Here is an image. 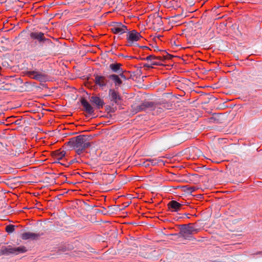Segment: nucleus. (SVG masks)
Instances as JSON below:
<instances>
[{
	"label": "nucleus",
	"mask_w": 262,
	"mask_h": 262,
	"mask_svg": "<svg viewBox=\"0 0 262 262\" xmlns=\"http://www.w3.org/2000/svg\"><path fill=\"white\" fill-rule=\"evenodd\" d=\"M68 144L73 147L78 155L81 154L90 145L87 138L84 136H78L72 138L68 142Z\"/></svg>",
	"instance_id": "nucleus-1"
},
{
	"label": "nucleus",
	"mask_w": 262,
	"mask_h": 262,
	"mask_svg": "<svg viewBox=\"0 0 262 262\" xmlns=\"http://www.w3.org/2000/svg\"><path fill=\"white\" fill-rule=\"evenodd\" d=\"M104 177L105 178H113V176L112 175H110V174H105Z\"/></svg>",
	"instance_id": "nucleus-20"
},
{
	"label": "nucleus",
	"mask_w": 262,
	"mask_h": 262,
	"mask_svg": "<svg viewBox=\"0 0 262 262\" xmlns=\"http://www.w3.org/2000/svg\"><path fill=\"white\" fill-rule=\"evenodd\" d=\"M81 104L84 108L85 111L89 113L92 114L94 112V110L92 106L90 104V103L85 99H82Z\"/></svg>",
	"instance_id": "nucleus-13"
},
{
	"label": "nucleus",
	"mask_w": 262,
	"mask_h": 262,
	"mask_svg": "<svg viewBox=\"0 0 262 262\" xmlns=\"http://www.w3.org/2000/svg\"><path fill=\"white\" fill-rule=\"evenodd\" d=\"M142 37L140 34L135 30L129 32L127 34V40L129 46L138 41Z\"/></svg>",
	"instance_id": "nucleus-5"
},
{
	"label": "nucleus",
	"mask_w": 262,
	"mask_h": 262,
	"mask_svg": "<svg viewBox=\"0 0 262 262\" xmlns=\"http://www.w3.org/2000/svg\"><path fill=\"white\" fill-rule=\"evenodd\" d=\"M144 67H148V68H153L152 65H151V63L150 64H145Z\"/></svg>",
	"instance_id": "nucleus-21"
},
{
	"label": "nucleus",
	"mask_w": 262,
	"mask_h": 262,
	"mask_svg": "<svg viewBox=\"0 0 262 262\" xmlns=\"http://www.w3.org/2000/svg\"><path fill=\"white\" fill-rule=\"evenodd\" d=\"M161 61V57H158V59L156 60H152V61L151 62V65L153 67V66H157V65H160Z\"/></svg>",
	"instance_id": "nucleus-16"
},
{
	"label": "nucleus",
	"mask_w": 262,
	"mask_h": 262,
	"mask_svg": "<svg viewBox=\"0 0 262 262\" xmlns=\"http://www.w3.org/2000/svg\"><path fill=\"white\" fill-rule=\"evenodd\" d=\"M27 75L33 79L38 80L40 82H46L49 79L48 76L45 73L37 71H29Z\"/></svg>",
	"instance_id": "nucleus-3"
},
{
	"label": "nucleus",
	"mask_w": 262,
	"mask_h": 262,
	"mask_svg": "<svg viewBox=\"0 0 262 262\" xmlns=\"http://www.w3.org/2000/svg\"><path fill=\"white\" fill-rule=\"evenodd\" d=\"M122 64L120 63H113L110 65V69L114 72H123L122 70L121 69Z\"/></svg>",
	"instance_id": "nucleus-14"
},
{
	"label": "nucleus",
	"mask_w": 262,
	"mask_h": 262,
	"mask_svg": "<svg viewBox=\"0 0 262 262\" xmlns=\"http://www.w3.org/2000/svg\"><path fill=\"white\" fill-rule=\"evenodd\" d=\"M30 36L32 39L37 40L39 42H43L46 41H49L44 36V34L41 32H32L30 34Z\"/></svg>",
	"instance_id": "nucleus-9"
},
{
	"label": "nucleus",
	"mask_w": 262,
	"mask_h": 262,
	"mask_svg": "<svg viewBox=\"0 0 262 262\" xmlns=\"http://www.w3.org/2000/svg\"><path fill=\"white\" fill-rule=\"evenodd\" d=\"M95 82L96 85H98L102 90H103L107 84V80L104 76L97 75L95 76Z\"/></svg>",
	"instance_id": "nucleus-8"
},
{
	"label": "nucleus",
	"mask_w": 262,
	"mask_h": 262,
	"mask_svg": "<svg viewBox=\"0 0 262 262\" xmlns=\"http://www.w3.org/2000/svg\"><path fill=\"white\" fill-rule=\"evenodd\" d=\"M6 230L8 233L12 232L14 230V226H13V225L7 226L6 228Z\"/></svg>",
	"instance_id": "nucleus-17"
},
{
	"label": "nucleus",
	"mask_w": 262,
	"mask_h": 262,
	"mask_svg": "<svg viewBox=\"0 0 262 262\" xmlns=\"http://www.w3.org/2000/svg\"><path fill=\"white\" fill-rule=\"evenodd\" d=\"M90 101L95 105L98 109L102 108L104 105V101L103 99L97 96L91 97L90 98Z\"/></svg>",
	"instance_id": "nucleus-10"
},
{
	"label": "nucleus",
	"mask_w": 262,
	"mask_h": 262,
	"mask_svg": "<svg viewBox=\"0 0 262 262\" xmlns=\"http://www.w3.org/2000/svg\"><path fill=\"white\" fill-rule=\"evenodd\" d=\"M198 229L195 226L188 224L184 225L181 229V233L183 236H187L190 234H193L198 232Z\"/></svg>",
	"instance_id": "nucleus-6"
},
{
	"label": "nucleus",
	"mask_w": 262,
	"mask_h": 262,
	"mask_svg": "<svg viewBox=\"0 0 262 262\" xmlns=\"http://www.w3.org/2000/svg\"><path fill=\"white\" fill-rule=\"evenodd\" d=\"M65 154L66 152L64 151L63 150L60 151L57 155V159L58 160L61 159L63 157H64Z\"/></svg>",
	"instance_id": "nucleus-18"
},
{
	"label": "nucleus",
	"mask_w": 262,
	"mask_h": 262,
	"mask_svg": "<svg viewBox=\"0 0 262 262\" xmlns=\"http://www.w3.org/2000/svg\"><path fill=\"white\" fill-rule=\"evenodd\" d=\"M108 96L111 101L115 103H117L121 100V96L119 93L114 89L109 90Z\"/></svg>",
	"instance_id": "nucleus-7"
},
{
	"label": "nucleus",
	"mask_w": 262,
	"mask_h": 262,
	"mask_svg": "<svg viewBox=\"0 0 262 262\" xmlns=\"http://www.w3.org/2000/svg\"><path fill=\"white\" fill-rule=\"evenodd\" d=\"M120 76H121L122 77H123V78H124V77H124V76L122 74H121L120 75Z\"/></svg>",
	"instance_id": "nucleus-23"
},
{
	"label": "nucleus",
	"mask_w": 262,
	"mask_h": 262,
	"mask_svg": "<svg viewBox=\"0 0 262 262\" xmlns=\"http://www.w3.org/2000/svg\"><path fill=\"white\" fill-rule=\"evenodd\" d=\"M157 20L159 22V23H161L162 22V20H161V18H158L157 19H155V20Z\"/></svg>",
	"instance_id": "nucleus-22"
},
{
	"label": "nucleus",
	"mask_w": 262,
	"mask_h": 262,
	"mask_svg": "<svg viewBox=\"0 0 262 262\" xmlns=\"http://www.w3.org/2000/svg\"><path fill=\"white\" fill-rule=\"evenodd\" d=\"M111 31L116 34L121 35L127 32V27L120 23H113Z\"/></svg>",
	"instance_id": "nucleus-4"
},
{
	"label": "nucleus",
	"mask_w": 262,
	"mask_h": 262,
	"mask_svg": "<svg viewBox=\"0 0 262 262\" xmlns=\"http://www.w3.org/2000/svg\"><path fill=\"white\" fill-rule=\"evenodd\" d=\"M26 247L21 246L18 247H13L11 246H8L7 247L2 249L1 253L3 254L9 255L10 254L17 255L20 253H23L27 252Z\"/></svg>",
	"instance_id": "nucleus-2"
},
{
	"label": "nucleus",
	"mask_w": 262,
	"mask_h": 262,
	"mask_svg": "<svg viewBox=\"0 0 262 262\" xmlns=\"http://www.w3.org/2000/svg\"><path fill=\"white\" fill-rule=\"evenodd\" d=\"M146 60H149L150 62L152 61V60H156L158 59V57L153 56V55H149L147 56L145 58H144Z\"/></svg>",
	"instance_id": "nucleus-19"
},
{
	"label": "nucleus",
	"mask_w": 262,
	"mask_h": 262,
	"mask_svg": "<svg viewBox=\"0 0 262 262\" xmlns=\"http://www.w3.org/2000/svg\"><path fill=\"white\" fill-rule=\"evenodd\" d=\"M110 78L114 82L116 86H119L122 83V81L118 75L115 74L111 75L110 76Z\"/></svg>",
	"instance_id": "nucleus-15"
},
{
	"label": "nucleus",
	"mask_w": 262,
	"mask_h": 262,
	"mask_svg": "<svg viewBox=\"0 0 262 262\" xmlns=\"http://www.w3.org/2000/svg\"><path fill=\"white\" fill-rule=\"evenodd\" d=\"M39 235L32 232H26L21 234V237L23 239L26 240L29 239H34L38 237Z\"/></svg>",
	"instance_id": "nucleus-12"
},
{
	"label": "nucleus",
	"mask_w": 262,
	"mask_h": 262,
	"mask_svg": "<svg viewBox=\"0 0 262 262\" xmlns=\"http://www.w3.org/2000/svg\"><path fill=\"white\" fill-rule=\"evenodd\" d=\"M168 206L172 211L176 212L180 209L182 205L176 201H171L168 203Z\"/></svg>",
	"instance_id": "nucleus-11"
}]
</instances>
